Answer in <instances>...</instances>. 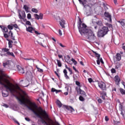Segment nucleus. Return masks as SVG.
<instances>
[{
  "label": "nucleus",
  "instance_id": "obj_1",
  "mask_svg": "<svg viewBox=\"0 0 125 125\" xmlns=\"http://www.w3.org/2000/svg\"><path fill=\"white\" fill-rule=\"evenodd\" d=\"M79 22H78V28L81 35H86V38L89 41L93 42L96 40L95 34L91 31V30L87 29L86 24L83 23L81 18H79Z\"/></svg>",
  "mask_w": 125,
  "mask_h": 125
},
{
  "label": "nucleus",
  "instance_id": "obj_2",
  "mask_svg": "<svg viewBox=\"0 0 125 125\" xmlns=\"http://www.w3.org/2000/svg\"><path fill=\"white\" fill-rule=\"evenodd\" d=\"M17 88L18 89H19V90H21V92L22 94V99H24V100H26L27 102H29L30 103V104L32 105L33 107L35 108V109H38L39 112H41L40 113L41 115H43L45 119H48V118H49V116L48 115L47 112H46L45 110L42 109V108L41 106L38 107L36 103L31 102L30 100V96L28 95V93H27L26 91L21 89L19 86H17Z\"/></svg>",
  "mask_w": 125,
  "mask_h": 125
},
{
  "label": "nucleus",
  "instance_id": "obj_3",
  "mask_svg": "<svg viewBox=\"0 0 125 125\" xmlns=\"http://www.w3.org/2000/svg\"><path fill=\"white\" fill-rule=\"evenodd\" d=\"M15 97H16V99H17V100H18V101H19L20 102L21 105H24V106L25 107H27L28 109L30 110V111H31V112H33V114H34V115H35V116H37V118H39V119H42V116H43V117H44V118H45V116H44L43 114H42V115L41 114V113H42L41 112H40V114L38 112H37V111H36L35 109H34L32 107L29 106V105H28V104H27V103H26V102H25V101H27V100H24V99H23V101L21 99H20L19 97H18V96H16V95L15 96Z\"/></svg>",
  "mask_w": 125,
  "mask_h": 125
},
{
  "label": "nucleus",
  "instance_id": "obj_4",
  "mask_svg": "<svg viewBox=\"0 0 125 125\" xmlns=\"http://www.w3.org/2000/svg\"><path fill=\"white\" fill-rule=\"evenodd\" d=\"M82 3L79 2L80 4H82L85 10V14L87 16H89L91 15V7H92V4H86V0H81Z\"/></svg>",
  "mask_w": 125,
  "mask_h": 125
},
{
  "label": "nucleus",
  "instance_id": "obj_5",
  "mask_svg": "<svg viewBox=\"0 0 125 125\" xmlns=\"http://www.w3.org/2000/svg\"><path fill=\"white\" fill-rule=\"evenodd\" d=\"M109 32V28L107 26H103L102 28L98 30L97 36L98 38H104Z\"/></svg>",
  "mask_w": 125,
  "mask_h": 125
},
{
  "label": "nucleus",
  "instance_id": "obj_6",
  "mask_svg": "<svg viewBox=\"0 0 125 125\" xmlns=\"http://www.w3.org/2000/svg\"><path fill=\"white\" fill-rule=\"evenodd\" d=\"M0 84L1 85L4 86V87L6 89V91H7V90L9 91L13 96H15V94H14V93H15V92H17V91L15 89L10 88V87L2 82H0Z\"/></svg>",
  "mask_w": 125,
  "mask_h": 125
},
{
  "label": "nucleus",
  "instance_id": "obj_7",
  "mask_svg": "<svg viewBox=\"0 0 125 125\" xmlns=\"http://www.w3.org/2000/svg\"><path fill=\"white\" fill-rule=\"evenodd\" d=\"M18 13H19V18L20 19H22L24 22H26V21H27V19H25V18H26V14L25 13V11H20V10H19Z\"/></svg>",
  "mask_w": 125,
  "mask_h": 125
},
{
  "label": "nucleus",
  "instance_id": "obj_8",
  "mask_svg": "<svg viewBox=\"0 0 125 125\" xmlns=\"http://www.w3.org/2000/svg\"><path fill=\"white\" fill-rule=\"evenodd\" d=\"M98 86L103 90V91H106L107 90V87H106V83H105L101 81L98 83Z\"/></svg>",
  "mask_w": 125,
  "mask_h": 125
},
{
  "label": "nucleus",
  "instance_id": "obj_9",
  "mask_svg": "<svg viewBox=\"0 0 125 125\" xmlns=\"http://www.w3.org/2000/svg\"><path fill=\"white\" fill-rule=\"evenodd\" d=\"M104 15L105 17V18H104L105 20H107L108 23H112V16L110 13L108 12H105L104 13Z\"/></svg>",
  "mask_w": 125,
  "mask_h": 125
},
{
  "label": "nucleus",
  "instance_id": "obj_10",
  "mask_svg": "<svg viewBox=\"0 0 125 125\" xmlns=\"http://www.w3.org/2000/svg\"><path fill=\"white\" fill-rule=\"evenodd\" d=\"M75 90L78 92V93H79V94H81V95H82L83 96H85V92L81 89V88L80 87H76Z\"/></svg>",
  "mask_w": 125,
  "mask_h": 125
},
{
  "label": "nucleus",
  "instance_id": "obj_11",
  "mask_svg": "<svg viewBox=\"0 0 125 125\" xmlns=\"http://www.w3.org/2000/svg\"><path fill=\"white\" fill-rule=\"evenodd\" d=\"M92 52L94 53L96 57H97V64L98 65H100V61L99 60L100 59V54L97 53V52L92 50Z\"/></svg>",
  "mask_w": 125,
  "mask_h": 125
},
{
  "label": "nucleus",
  "instance_id": "obj_12",
  "mask_svg": "<svg viewBox=\"0 0 125 125\" xmlns=\"http://www.w3.org/2000/svg\"><path fill=\"white\" fill-rule=\"evenodd\" d=\"M34 17L35 19H37V20H39V19L42 20L43 18V14L42 13H40V15H39L37 14H35Z\"/></svg>",
  "mask_w": 125,
  "mask_h": 125
},
{
  "label": "nucleus",
  "instance_id": "obj_13",
  "mask_svg": "<svg viewBox=\"0 0 125 125\" xmlns=\"http://www.w3.org/2000/svg\"><path fill=\"white\" fill-rule=\"evenodd\" d=\"M64 107L66 110H67V111H69L70 113H73V112H75V109L71 106L64 105Z\"/></svg>",
  "mask_w": 125,
  "mask_h": 125
},
{
  "label": "nucleus",
  "instance_id": "obj_14",
  "mask_svg": "<svg viewBox=\"0 0 125 125\" xmlns=\"http://www.w3.org/2000/svg\"><path fill=\"white\" fill-rule=\"evenodd\" d=\"M26 78L28 80H31L33 79V74L32 72L27 71L26 74Z\"/></svg>",
  "mask_w": 125,
  "mask_h": 125
},
{
  "label": "nucleus",
  "instance_id": "obj_15",
  "mask_svg": "<svg viewBox=\"0 0 125 125\" xmlns=\"http://www.w3.org/2000/svg\"><path fill=\"white\" fill-rule=\"evenodd\" d=\"M114 79L116 84H117V85H119V84H120V82H121V78L120 77H119L118 75H116L114 77Z\"/></svg>",
  "mask_w": 125,
  "mask_h": 125
},
{
  "label": "nucleus",
  "instance_id": "obj_16",
  "mask_svg": "<svg viewBox=\"0 0 125 125\" xmlns=\"http://www.w3.org/2000/svg\"><path fill=\"white\" fill-rule=\"evenodd\" d=\"M100 94L102 95L101 97L103 100H105L106 96H107V93L105 91H100Z\"/></svg>",
  "mask_w": 125,
  "mask_h": 125
},
{
  "label": "nucleus",
  "instance_id": "obj_17",
  "mask_svg": "<svg viewBox=\"0 0 125 125\" xmlns=\"http://www.w3.org/2000/svg\"><path fill=\"white\" fill-rule=\"evenodd\" d=\"M35 28L33 27L28 26L26 27V31L27 32H29V33H31V34H34V31Z\"/></svg>",
  "mask_w": 125,
  "mask_h": 125
},
{
  "label": "nucleus",
  "instance_id": "obj_18",
  "mask_svg": "<svg viewBox=\"0 0 125 125\" xmlns=\"http://www.w3.org/2000/svg\"><path fill=\"white\" fill-rule=\"evenodd\" d=\"M17 69L20 74H24V73H25V71H24V68H22L20 65H17Z\"/></svg>",
  "mask_w": 125,
  "mask_h": 125
},
{
  "label": "nucleus",
  "instance_id": "obj_19",
  "mask_svg": "<svg viewBox=\"0 0 125 125\" xmlns=\"http://www.w3.org/2000/svg\"><path fill=\"white\" fill-rule=\"evenodd\" d=\"M0 28L1 29L3 33H8V29H7V27H5L4 26L0 25Z\"/></svg>",
  "mask_w": 125,
  "mask_h": 125
},
{
  "label": "nucleus",
  "instance_id": "obj_20",
  "mask_svg": "<svg viewBox=\"0 0 125 125\" xmlns=\"http://www.w3.org/2000/svg\"><path fill=\"white\" fill-rule=\"evenodd\" d=\"M8 35L9 37H10L13 41H15V37L13 36V32H12L11 30H10L8 33Z\"/></svg>",
  "mask_w": 125,
  "mask_h": 125
},
{
  "label": "nucleus",
  "instance_id": "obj_21",
  "mask_svg": "<svg viewBox=\"0 0 125 125\" xmlns=\"http://www.w3.org/2000/svg\"><path fill=\"white\" fill-rule=\"evenodd\" d=\"M118 23H120L121 25L123 26V27H125V19H121L119 21H117Z\"/></svg>",
  "mask_w": 125,
  "mask_h": 125
},
{
  "label": "nucleus",
  "instance_id": "obj_22",
  "mask_svg": "<svg viewBox=\"0 0 125 125\" xmlns=\"http://www.w3.org/2000/svg\"><path fill=\"white\" fill-rule=\"evenodd\" d=\"M115 58L117 61H121V60L122 59V56H121L120 53H117L115 55Z\"/></svg>",
  "mask_w": 125,
  "mask_h": 125
},
{
  "label": "nucleus",
  "instance_id": "obj_23",
  "mask_svg": "<svg viewBox=\"0 0 125 125\" xmlns=\"http://www.w3.org/2000/svg\"><path fill=\"white\" fill-rule=\"evenodd\" d=\"M65 21H64V20H62L60 21V25L62 28H65Z\"/></svg>",
  "mask_w": 125,
  "mask_h": 125
},
{
  "label": "nucleus",
  "instance_id": "obj_24",
  "mask_svg": "<svg viewBox=\"0 0 125 125\" xmlns=\"http://www.w3.org/2000/svg\"><path fill=\"white\" fill-rule=\"evenodd\" d=\"M63 74H64V77L66 80H70V77H69L68 75H67V74H68V72H67V70H66V69L63 70Z\"/></svg>",
  "mask_w": 125,
  "mask_h": 125
},
{
  "label": "nucleus",
  "instance_id": "obj_25",
  "mask_svg": "<svg viewBox=\"0 0 125 125\" xmlns=\"http://www.w3.org/2000/svg\"><path fill=\"white\" fill-rule=\"evenodd\" d=\"M6 41L8 42V45H9V48H11V47H12V43H13V41L8 39H6Z\"/></svg>",
  "mask_w": 125,
  "mask_h": 125
},
{
  "label": "nucleus",
  "instance_id": "obj_26",
  "mask_svg": "<svg viewBox=\"0 0 125 125\" xmlns=\"http://www.w3.org/2000/svg\"><path fill=\"white\" fill-rule=\"evenodd\" d=\"M65 62H67L68 64H70L71 63V57H70V56L67 55L66 56V58H65Z\"/></svg>",
  "mask_w": 125,
  "mask_h": 125
},
{
  "label": "nucleus",
  "instance_id": "obj_27",
  "mask_svg": "<svg viewBox=\"0 0 125 125\" xmlns=\"http://www.w3.org/2000/svg\"><path fill=\"white\" fill-rule=\"evenodd\" d=\"M103 5L104 6V8L105 12L109 9V5L107 4L106 3H103Z\"/></svg>",
  "mask_w": 125,
  "mask_h": 125
},
{
  "label": "nucleus",
  "instance_id": "obj_28",
  "mask_svg": "<svg viewBox=\"0 0 125 125\" xmlns=\"http://www.w3.org/2000/svg\"><path fill=\"white\" fill-rule=\"evenodd\" d=\"M6 54L8 55V56H12V57H15V55L13 52H10V51L7 52Z\"/></svg>",
  "mask_w": 125,
  "mask_h": 125
},
{
  "label": "nucleus",
  "instance_id": "obj_29",
  "mask_svg": "<svg viewBox=\"0 0 125 125\" xmlns=\"http://www.w3.org/2000/svg\"><path fill=\"white\" fill-rule=\"evenodd\" d=\"M96 24H97V25H98V26H100V27H101V26H103V23H102V21H96Z\"/></svg>",
  "mask_w": 125,
  "mask_h": 125
},
{
  "label": "nucleus",
  "instance_id": "obj_30",
  "mask_svg": "<svg viewBox=\"0 0 125 125\" xmlns=\"http://www.w3.org/2000/svg\"><path fill=\"white\" fill-rule=\"evenodd\" d=\"M8 30H10V31H11V30H13V24H11L10 25H8L7 26V28Z\"/></svg>",
  "mask_w": 125,
  "mask_h": 125
},
{
  "label": "nucleus",
  "instance_id": "obj_31",
  "mask_svg": "<svg viewBox=\"0 0 125 125\" xmlns=\"http://www.w3.org/2000/svg\"><path fill=\"white\" fill-rule=\"evenodd\" d=\"M119 90H120L121 94H122V95H125V89L121 88H120Z\"/></svg>",
  "mask_w": 125,
  "mask_h": 125
},
{
  "label": "nucleus",
  "instance_id": "obj_32",
  "mask_svg": "<svg viewBox=\"0 0 125 125\" xmlns=\"http://www.w3.org/2000/svg\"><path fill=\"white\" fill-rule=\"evenodd\" d=\"M57 62L58 67L62 66V63H61V61H60V60H57Z\"/></svg>",
  "mask_w": 125,
  "mask_h": 125
},
{
  "label": "nucleus",
  "instance_id": "obj_33",
  "mask_svg": "<svg viewBox=\"0 0 125 125\" xmlns=\"http://www.w3.org/2000/svg\"><path fill=\"white\" fill-rule=\"evenodd\" d=\"M57 105L59 106V108H61L62 107V103H61V102H60V101H58L57 102Z\"/></svg>",
  "mask_w": 125,
  "mask_h": 125
},
{
  "label": "nucleus",
  "instance_id": "obj_34",
  "mask_svg": "<svg viewBox=\"0 0 125 125\" xmlns=\"http://www.w3.org/2000/svg\"><path fill=\"white\" fill-rule=\"evenodd\" d=\"M2 51H3L4 52H9V49L6 48H2Z\"/></svg>",
  "mask_w": 125,
  "mask_h": 125
},
{
  "label": "nucleus",
  "instance_id": "obj_35",
  "mask_svg": "<svg viewBox=\"0 0 125 125\" xmlns=\"http://www.w3.org/2000/svg\"><path fill=\"white\" fill-rule=\"evenodd\" d=\"M23 8H24V9H25V11L28 12V10H29V7H28V6H27V5H24L23 6Z\"/></svg>",
  "mask_w": 125,
  "mask_h": 125
},
{
  "label": "nucleus",
  "instance_id": "obj_36",
  "mask_svg": "<svg viewBox=\"0 0 125 125\" xmlns=\"http://www.w3.org/2000/svg\"><path fill=\"white\" fill-rule=\"evenodd\" d=\"M75 83H76V85H78V86H77V87H80L81 88V83H80V82L76 81Z\"/></svg>",
  "mask_w": 125,
  "mask_h": 125
},
{
  "label": "nucleus",
  "instance_id": "obj_37",
  "mask_svg": "<svg viewBox=\"0 0 125 125\" xmlns=\"http://www.w3.org/2000/svg\"><path fill=\"white\" fill-rule=\"evenodd\" d=\"M79 100H80V101H82V102H83V101H84V100H85V99H84V98L82 96H80L79 97Z\"/></svg>",
  "mask_w": 125,
  "mask_h": 125
},
{
  "label": "nucleus",
  "instance_id": "obj_38",
  "mask_svg": "<svg viewBox=\"0 0 125 125\" xmlns=\"http://www.w3.org/2000/svg\"><path fill=\"white\" fill-rule=\"evenodd\" d=\"M36 68H37L38 72H40V73H43V70H42V69H41V68L38 67L37 66H36Z\"/></svg>",
  "mask_w": 125,
  "mask_h": 125
},
{
  "label": "nucleus",
  "instance_id": "obj_39",
  "mask_svg": "<svg viewBox=\"0 0 125 125\" xmlns=\"http://www.w3.org/2000/svg\"><path fill=\"white\" fill-rule=\"evenodd\" d=\"M71 61L74 63V65H77V64H78V62H77V61L75 60L74 58L71 59Z\"/></svg>",
  "mask_w": 125,
  "mask_h": 125
},
{
  "label": "nucleus",
  "instance_id": "obj_40",
  "mask_svg": "<svg viewBox=\"0 0 125 125\" xmlns=\"http://www.w3.org/2000/svg\"><path fill=\"white\" fill-rule=\"evenodd\" d=\"M31 10L32 12H34L35 13H38V12H39V11L38 10V9L36 8H32Z\"/></svg>",
  "mask_w": 125,
  "mask_h": 125
},
{
  "label": "nucleus",
  "instance_id": "obj_41",
  "mask_svg": "<svg viewBox=\"0 0 125 125\" xmlns=\"http://www.w3.org/2000/svg\"><path fill=\"white\" fill-rule=\"evenodd\" d=\"M3 36H4V38H5V39H8V38H9V34H6V33H3Z\"/></svg>",
  "mask_w": 125,
  "mask_h": 125
},
{
  "label": "nucleus",
  "instance_id": "obj_42",
  "mask_svg": "<svg viewBox=\"0 0 125 125\" xmlns=\"http://www.w3.org/2000/svg\"><path fill=\"white\" fill-rule=\"evenodd\" d=\"M15 28V29H19V26H18V25L17 24H13V28Z\"/></svg>",
  "mask_w": 125,
  "mask_h": 125
},
{
  "label": "nucleus",
  "instance_id": "obj_43",
  "mask_svg": "<svg viewBox=\"0 0 125 125\" xmlns=\"http://www.w3.org/2000/svg\"><path fill=\"white\" fill-rule=\"evenodd\" d=\"M123 108H124V106L123 105V104H122V103H120L119 104V109H120V110H124Z\"/></svg>",
  "mask_w": 125,
  "mask_h": 125
},
{
  "label": "nucleus",
  "instance_id": "obj_44",
  "mask_svg": "<svg viewBox=\"0 0 125 125\" xmlns=\"http://www.w3.org/2000/svg\"><path fill=\"white\" fill-rule=\"evenodd\" d=\"M8 64H9V62H3L2 63V65L3 66V67H6V66H7Z\"/></svg>",
  "mask_w": 125,
  "mask_h": 125
},
{
  "label": "nucleus",
  "instance_id": "obj_45",
  "mask_svg": "<svg viewBox=\"0 0 125 125\" xmlns=\"http://www.w3.org/2000/svg\"><path fill=\"white\" fill-rule=\"evenodd\" d=\"M2 95L3 97H7V96H8V93H3L2 92Z\"/></svg>",
  "mask_w": 125,
  "mask_h": 125
},
{
  "label": "nucleus",
  "instance_id": "obj_46",
  "mask_svg": "<svg viewBox=\"0 0 125 125\" xmlns=\"http://www.w3.org/2000/svg\"><path fill=\"white\" fill-rule=\"evenodd\" d=\"M106 26H107V27H108V28H113V25L110 23H106Z\"/></svg>",
  "mask_w": 125,
  "mask_h": 125
},
{
  "label": "nucleus",
  "instance_id": "obj_47",
  "mask_svg": "<svg viewBox=\"0 0 125 125\" xmlns=\"http://www.w3.org/2000/svg\"><path fill=\"white\" fill-rule=\"evenodd\" d=\"M26 25H28V26H32V24H31V22L29 21H27L25 22Z\"/></svg>",
  "mask_w": 125,
  "mask_h": 125
},
{
  "label": "nucleus",
  "instance_id": "obj_48",
  "mask_svg": "<svg viewBox=\"0 0 125 125\" xmlns=\"http://www.w3.org/2000/svg\"><path fill=\"white\" fill-rule=\"evenodd\" d=\"M13 121H14V122L16 124H17V125H20V123H19L16 120V119L15 118H13Z\"/></svg>",
  "mask_w": 125,
  "mask_h": 125
},
{
  "label": "nucleus",
  "instance_id": "obj_49",
  "mask_svg": "<svg viewBox=\"0 0 125 125\" xmlns=\"http://www.w3.org/2000/svg\"><path fill=\"white\" fill-rule=\"evenodd\" d=\"M34 33H35V34H36V35H41V34H42V33H41L38 32V31H36V30L35 29V28H34Z\"/></svg>",
  "mask_w": 125,
  "mask_h": 125
},
{
  "label": "nucleus",
  "instance_id": "obj_50",
  "mask_svg": "<svg viewBox=\"0 0 125 125\" xmlns=\"http://www.w3.org/2000/svg\"><path fill=\"white\" fill-rule=\"evenodd\" d=\"M88 81L89 83H93V80H92V78H88Z\"/></svg>",
  "mask_w": 125,
  "mask_h": 125
},
{
  "label": "nucleus",
  "instance_id": "obj_51",
  "mask_svg": "<svg viewBox=\"0 0 125 125\" xmlns=\"http://www.w3.org/2000/svg\"><path fill=\"white\" fill-rule=\"evenodd\" d=\"M111 72L112 74H115V73H116V69H115V68H112L111 69Z\"/></svg>",
  "mask_w": 125,
  "mask_h": 125
},
{
  "label": "nucleus",
  "instance_id": "obj_52",
  "mask_svg": "<svg viewBox=\"0 0 125 125\" xmlns=\"http://www.w3.org/2000/svg\"><path fill=\"white\" fill-rule=\"evenodd\" d=\"M99 61H100V62L101 63H102V64H104V62L103 61V59H102V58L100 57Z\"/></svg>",
  "mask_w": 125,
  "mask_h": 125
},
{
  "label": "nucleus",
  "instance_id": "obj_53",
  "mask_svg": "<svg viewBox=\"0 0 125 125\" xmlns=\"http://www.w3.org/2000/svg\"><path fill=\"white\" fill-rule=\"evenodd\" d=\"M56 91H57V90L55 88H51V92H56Z\"/></svg>",
  "mask_w": 125,
  "mask_h": 125
},
{
  "label": "nucleus",
  "instance_id": "obj_54",
  "mask_svg": "<svg viewBox=\"0 0 125 125\" xmlns=\"http://www.w3.org/2000/svg\"><path fill=\"white\" fill-rule=\"evenodd\" d=\"M113 122H114V124L115 125H118L119 124H120L119 121H114Z\"/></svg>",
  "mask_w": 125,
  "mask_h": 125
},
{
  "label": "nucleus",
  "instance_id": "obj_55",
  "mask_svg": "<svg viewBox=\"0 0 125 125\" xmlns=\"http://www.w3.org/2000/svg\"><path fill=\"white\" fill-rule=\"evenodd\" d=\"M67 69L70 72V75H72V74H73V71H72V69H71V68H70V67L69 68H67Z\"/></svg>",
  "mask_w": 125,
  "mask_h": 125
},
{
  "label": "nucleus",
  "instance_id": "obj_56",
  "mask_svg": "<svg viewBox=\"0 0 125 125\" xmlns=\"http://www.w3.org/2000/svg\"><path fill=\"white\" fill-rule=\"evenodd\" d=\"M58 44H59V45H60V46H61V47H66V46L63 45V44L62 43H58Z\"/></svg>",
  "mask_w": 125,
  "mask_h": 125
},
{
  "label": "nucleus",
  "instance_id": "obj_57",
  "mask_svg": "<svg viewBox=\"0 0 125 125\" xmlns=\"http://www.w3.org/2000/svg\"><path fill=\"white\" fill-rule=\"evenodd\" d=\"M32 18V16L31 15V14L29 13L27 14V19H31Z\"/></svg>",
  "mask_w": 125,
  "mask_h": 125
},
{
  "label": "nucleus",
  "instance_id": "obj_58",
  "mask_svg": "<svg viewBox=\"0 0 125 125\" xmlns=\"http://www.w3.org/2000/svg\"><path fill=\"white\" fill-rule=\"evenodd\" d=\"M104 120L105 122H108L109 121V117L107 116H105Z\"/></svg>",
  "mask_w": 125,
  "mask_h": 125
},
{
  "label": "nucleus",
  "instance_id": "obj_59",
  "mask_svg": "<svg viewBox=\"0 0 125 125\" xmlns=\"http://www.w3.org/2000/svg\"><path fill=\"white\" fill-rule=\"evenodd\" d=\"M3 106L5 107V108H8V107H9V105H8L7 104H3Z\"/></svg>",
  "mask_w": 125,
  "mask_h": 125
},
{
  "label": "nucleus",
  "instance_id": "obj_60",
  "mask_svg": "<svg viewBox=\"0 0 125 125\" xmlns=\"http://www.w3.org/2000/svg\"><path fill=\"white\" fill-rule=\"evenodd\" d=\"M54 73L56 75V76H57L58 78H59V80H60V75H59V74H58V73H57V72L56 71H55Z\"/></svg>",
  "mask_w": 125,
  "mask_h": 125
},
{
  "label": "nucleus",
  "instance_id": "obj_61",
  "mask_svg": "<svg viewBox=\"0 0 125 125\" xmlns=\"http://www.w3.org/2000/svg\"><path fill=\"white\" fill-rule=\"evenodd\" d=\"M98 103H100V104H101V103H102V102H103V101L101 99H98Z\"/></svg>",
  "mask_w": 125,
  "mask_h": 125
},
{
  "label": "nucleus",
  "instance_id": "obj_62",
  "mask_svg": "<svg viewBox=\"0 0 125 125\" xmlns=\"http://www.w3.org/2000/svg\"><path fill=\"white\" fill-rule=\"evenodd\" d=\"M73 70H74V71H75V72L76 73H79V71H78V70H77V68H76V67L75 66H73Z\"/></svg>",
  "mask_w": 125,
  "mask_h": 125
},
{
  "label": "nucleus",
  "instance_id": "obj_63",
  "mask_svg": "<svg viewBox=\"0 0 125 125\" xmlns=\"http://www.w3.org/2000/svg\"><path fill=\"white\" fill-rule=\"evenodd\" d=\"M25 120L27 121V122H30L31 121V119L28 117H25Z\"/></svg>",
  "mask_w": 125,
  "mask_h": 125
},
{
  "label": "nucleus",
  "instance_id": "obj_64",
  "mask_svg": "<svg viewBox=\"0 0 125 125\" xmlns=\"http://www.w3.org/2000/svg\"><path fill=\"white\" fill-rule=\"evenodd\" d=\"M59 34L60 36H62V31H61V29L59 30Z\"/></svg>",
  "mask_w": 125,
  "mask_h": 125
}]
</instances>
